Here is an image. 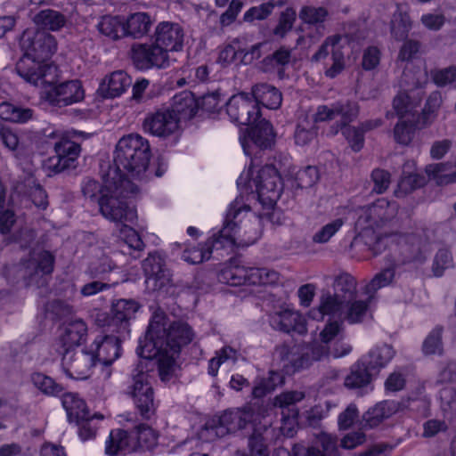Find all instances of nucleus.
Wrapping results in <instances>:
<instances>
[{"mask_svg": "<svg viewBox=\"0 0 456 456\" xmlns=\"http://www.w3.org/2000/svg\"><path fill=\"white\" fill-rule=\"evenodd\" d=\"M167 315L163 311H155L148 325L145 337L147 342L168 340V328L166 327Z\"/></svg>", "mask_w": 456, "mask_h": 456, "instance_id": "4c0bfd02", "label": "nucleus"}, {"mask_svg": "<svg viewBox=\"0 0 456 456\" xmlns=\"http://www.w3.org/2000/svg\"><path fill=\"white\" fill-rule=\"evenodd\" d=\"M152 20L146 12H135L124 18L125 36L141 38L147 35L151 27Z\"/></svg>", "mask_w": 456, "mask_h": 456, "instance_id": "c756f323", "label": "nucleus"}, {"mask_svg": "<svg viewBox=\"0 0 456 456\" xmlns=\"http://www.w3.org/2000/svg\"><path fill=\"white\" fill-rule=\"evenodd\" d=\"M31 379L34 385L44 394L56 395L63 390L61 385L56 383L52 378L45 376L43 373H34Z\"/></svg>", "mask_w": 456, "mask_h": 456, "instance_id": "13d9d810", "label": "nucleus"}, {"mask_svg": "<svg viewBox=\"0 0 456 456\" xmlns=\"http://www.w3.org/2000/svg\"><path fill=\"white\" fill-rule=\"evenodd\" d=\"M20 45L24 51L21 59L41 62L50 58L57 50L55 37L45 30H26L20 37ZM27 63H29L28 61Z\"/></svg>", "mask_w": 456, "mask_h": 456, "instance_id": "6e6552de", "label": "nucleus"}, {"mask_svg": "<svg viewBox=\"0 0 456 456\" xmlns=\"http://www.w3.org/2000/svg\"><path fill=\"white\" fill-rule=\"evenodd\" d=\"M352 150L360 151L364 145V133L359 126H346L339 129Z\"/></svg>", "mask_w": 456, "mask_h": 456, "instance_id": "0e129e2a", "label": "nucleus"}, {"mask_svg": "<svg viewBox=\"0 0 456 456\" xmlns=\"http://www.w3.org/2000/svg\"><path fill=\"white\" fill-rule=\"evenodd\" d=\"M305 394L299 391H288L277 395L274 399V405L281 409V415L283 419H296L298 411L295 404L302 401Z\"/></svg>", "mask_w": 456, "mask_h": 456, "instance_id": "c9c22d12", "label": "nucleus"}, {"mask_svg": "<svg viewBox=\"0 0 456 456\" xmlns=\"http://www.w3.org/2000/svg\"><path fill=\"white\" fill-rule=\"evenodd\" d=\"M395 269L394 266L387 267L375 274L366 286V292L371 294L378 289L388 286L394 280Z\"/></svg>", "mask_w": 456, "mask_h": 456, "instance_id": "6e6d98bb", "label": "nucleus"}, {"mask_svg": "<svg viewBox=\"0 0 456 456\" xmlns=\"http://www.w3.org/2000/svg\"><path fill=\"white\" fill-rule=\"evenodd\" d=\"M87 334V326L81 319L69 322L61 328V342H81Z\"/></svg>", "mask_w": 456, "mask_h": 456, "instance_id": "49530a36", "label": "nucleus"}, {"mask_svg": "<svg viewBox=\"0 0 456 456\" xmlns=\"http://www.w3.org/2000/svg\"><path fill=\"white\" fill-rule=\"evenodd\" d=\"M34 22L43 30L45 29L57 31L66 24V17L58 11L45 9L37 12L34 18Z\"/></svg>", "mask_w": 456, "mask_h": 456, "instance_id": "a19ab883", "label": "nucleus"}, {"mask_svg": "<svg viewBox=\"0 0 456 456\" xmlns=\"http://www.w3.org/2000/svg\"><path fill=\"white\" fill-rule=\"evenodd\" d=\"M61 403L69 422L90 414L86 402L76 393H65L62 395Z\"/></svg>", "mask_w": 456, "mask_h": 456, "instance_id": "58836bf2", "label": "nucleus"}, {"mask_svg": "<svg viewBox=\"0 0 456 456\" xmlns=\"http://www.w3.org/2000/svg\"><path fill=\"white\" fill-rule=\"evenodd\" d=\"M83 344H75L73 348H67L62 357V367L65 373L76 379H85L89 377L90 370L95 361L93 351Z\"/></svg>", "mask_w": 456, "mask_h": 456, "instance_id": "1a4fd4ad", "label": "nucleus"}, {"mask_svg": "<svg viewBox=\"0 0 456 456\" xmlns=\"http://www.w3.org/2000/svg\"><path fill=\"white\" fill-rule=\"evenodd\" d=\"M131 83V77L125 71L118 70L103 80L99 91L103 97L114 98L121 95Z\"/></svg>", "mask_w": 456, "mask_h": 456, "instance_id": "a878e982", "label": "nucleus"}, {"mask_svg": "<svg viewBox=\"0 0 456 456\" xmlns=\"http://www.w3.org/2000/svg\"><path fill=\"white\" fill-rule=\"evenodd\" d=\"M45 312L47 317L52 320H61L74 313L73 306L63 300L53 299L45 305Z\"/></svg>", "mask_w": 456, "mask_h": 456, "instance_id": "5fc2aeb1", "label": "nucleus"}, {"mask_svg": "<svg viewBox=\"0 0 456 456\" xmlns=\"http://www.w3.org/2000/svg\"><path fill=\"white\" fill-rule=\"evenodd\" d=\"M28 60L20 59L16 64L15 69L20 77L36 86H45V89L57 84L56 66L30 61L27 63Z\"/></svg>", "mask_w": 456, "mask_h": 456, "instance_id": "9d476101", "label": "nucleus"}, {"mask_svg": "<svg viewBox=\"0 0 456 456\" xmlns=\"http://www.w3.org/2000/svg\"><path fill=\"white\" fill-rule=\"evenodd\" d=\"M269 322L273 329L285 333L303 335L307 332L305 318L299 312L291 309L270 314Z\"/></svg>", "mask_w": 456, "mask_h": 456, "instance_id": "412c9836", "label": "nucleus"}, {"mask_svg": "<svg viewBox=\"0 0 456 456\" xmlns=\"http://www.w3.org/2000/svg\"><path fill=\"white\" fill-rule=\"evenodd\" d=\"M415 127L414 124L407 120H400L394 129L395 139L398 143L407 145L412 140Z\"/></svg>", "mask_w": 456, "mask_h": 456, "instance_id": "774afa93", "label": "nucleus"}, {"mask_svg": "<svg viewBox=\"0 0 456 456\" xmlns=\"http://www.w3.org/2000/svg\"><path fill=\"white\" fill-rule=\"evenodd\" d=\"M334 104L336 116H339L341 120L330 127V134L333 135L337 134L340 128L349 126V123L354 121L359 114V106L355 102L346 100L336 102Z\"/></svg>", "mask_w": 456, "mask_h": 456, "instance_id": "f704fd0d", "label": "nucleus"}, {"mask_svg": "<svg viewBox=\"0 0 456 456\" xmlns=\"http://www.w3.org/2000/svg\"><path fill=\"white\" fill-rule=\"evenodd\" d=\"M370 297L368 300H357L356 297L346 301L343 320L350 324L363 322L370 316L369 311Z\"/></svg>", "mask_w": 456, "mask_h": 456, "instance_id": "72a5a7b5", "label": "nucleus"}, {"mask_svg": "<svg viewBox=\"0 0 456 456\" xmlns=\"http://www.w3.org/2000/svg\"><path fill=\"white\" fill-rule=\"evenodd\" d=\"M139 309V305L133 299H118L111 305L110 327L117 328L115 342H123L127 339L129 334V321L134 317Z\"/></svg>", "mask_w": 456, "mask_h": 456, "instance_id": "6ab92c4d", "label": "nucleus"}, {"mask_svg": "<svg viewBox=\"0 0 456 456\" xmlns=\"http://www.w3.org/2000/svg\"><path fill=\"white\" fill-rule=\"evenodd\" d=\"M136 452L151 450L158 444L159 434L150 426L141 424L132 430Z\"/></svg>", "mask_w": 456, "mask_h": 456, "instance_id": "37998d69", "label": "nucleus"}, {"mask_svg": "<svg viewBox=\"0 0 456 456\" xmlns=\"http://www.w3.org/2000/svg\"><path fill=\"white\" fill-rule=\"evenodd\" d=\"M219 423L224 431V435L234 433L246 428L248 426H254L260 419L258 407L248 404L243 408L225 411L218 417Z\"/></svg>", "mask_w": 456, "mask_h": 456, "instance_id": "f3484780", "label": "nucleus"}, {"mask_svg": "<svg viewBox=\"0 0 456 456\" xmlns=\"http://www.w3.org/2000/svg\"><path fill=\"white\" fill-rule=\"evenodd\" d=\"M291 59V51L284 46L279 48L272 54L263 60V64L266 70L283 67L289 63Z\"/></svg>", "mask_w": 456, "mask_h": 456, "instance_id": "052dcab7", "label": "nucleus"}, {"mask_svg": "<svg viewBox=\"0 0 456 456\" xmlns=\"http://www.w3.org/2000/svg\"><path fill=\"white\" fill-rule=\"evenodd\" d=\"M85 97V92L80 81L69 80L57 83L45 89L44 98L50 105L62 108L81 102Z\"/></svg>", "mask_w": 456, "mask_h": 456, "instance_id": "ddd939ff", "label": "nucleus"}, {"mask_svg": "<svg viewBox=\"0 0 456 456\" xmlns=\"http://www.w3.org/2000/svg\"><path fill=\"white\" fill-rule=\"evenodd\" d=\"M226 112L231 120L241 126H249L260 118V108L252 96L240 93L226 102Z\"/></svg>", "mask_w": 456, "mask_h": 456, "instance_id": "9b49d317", "label": "nucleus"}, {"mask_svg": "<svg viewBox=\"0 0 456 456\" xmlns=\"http://www.w3.org/2000/svg\"><path fill=\"white\" fill-rule=\"evenodd\" d=\"M426 183L425 177L421 175L411 173L402 176L398 183L395 194L397 198L404 197L418 188L422 187Z\"/></svg>", "mask_w": 456, "mask_h": 456, "instance_id": "864d4df0", "label": "nucleus"}, {"mask_svg": "<svg viewBox=\"0 0 456 456\" xmlns=\"http://www.w3.org/2000/svg\"><path fill=\"white\" fill-rule=\"evenodd\" d=\"M357 282L355 279L347 273H342L336 276L333 282L334 294L338 295L344 301L356 297Z\"/></svg>", "mask_w": 456, "mask_h": 456, "instance_id": "79ce46f5", "label": "nucleus"}, {"mask_svg": "<svg viewBox=\"0 0 456 456\" xmlns=\"http://www.w3.org/2000/svg\"><path fill=\"white\" fill-rule=\"evenodd\" d=\"M343 224L344 221L342 218H337L325 224L314 234L313 241L319 244L328 242L339 231Z\"/></svg>", "mask_w": 456, "mask_h": 456, "instance_id": "69168bd1", "label": "nucleus"}, {"mask_svg": "<svg viewBox=\"0 0 456 456\" xmlns=\"http://www.w3.org/2000/svg\"><path fill=\"white\" fill-rule=\"evenodd\" d=\"M121 344H91L95 363L97 362L110 365L121 354Z\"/></svg>", "mask_w": 456, "mask_h": 456, "instance_id": "c03bdc74", "label": "nucleus"}, {"mask_svg": "<svg viewBox=\"0 0 456 456\" xmlns=\"http://www.w3.org/2000/svg\"><path fill=\"white\" fill-rule=\"evenodd\" d=\"M397 213L395 202L379 199L371 205L356 209L355 229L357 231H375L390 222Z\"/></svg>", "mask_w": 456, "mask_h": 456, "instance_id": "0eeeda50", "label": "nucleus"}, {"mask_svg": "<svg viewBox=\"0 0 456 456\" xmlns=\"http://www.w3.org/2000/svg\"><path fill=\"white\" fill-rule=\"evenodd\" d=\"M375 373L369 369L361 359L352 365L350 373L345 379V386L349 389H357L367 387L372 381Z\"/></svg>", "mask_w": 456, "mask_h": 456, "instance_id": "c85d7f7f", "label": "nucleus"}, {"mask_svg": "<svg viewBox=\"0 0 456 456\" xmlns=\"http://www.w3.org/2000/svg\"><path fill=\"white\" fill-rule=\"evenodd\" d=\"M238 187L246 191H256L258 200L265 205L275 203L282 191L283 184L281 177L276 169L271 166H265L259 169L254 176V171L250 166L243 171L237 180Z\"/></svg>", "mask_w": 456, "mask_h": 456, "instance_id": "39448f33", "label": "nucleus"}, {"mask_svg": "<svg viewBox=\"0 0 456 456\" xmlns=\"http://www.w3.org/2000/svg\"><path fill=\"white\" fill-rule=\"evenodd\" d=\"M146 282L153 290H162L170 286V275L165 268L164 259L157 253H150L142 261Z\"/></svg>", "mask_w": 456, "mask_h": 456, "instance_id": "aec40b11", "label": "nucleus"}, {"mask_svg": "<svg viewBox=\"0 0 456 456\" xmlns=\"http://www.w3.org/2000/svg\"><path fill=\"white\" fill-rule=\"evenodd\" d=\"M340 37L333 36L325 39L313 60H326L325 75L330 78L337 77L345 69V53L340 44Z\"/></svg>", "mask_w": 456, "mask_h": 456, "instance_id": "f8f14e48", "label": "nucleus"}, {"mask_svg": "<svg viewBox=\"0 0 456 456\" xmlns=\"http://www.w3.org/2000/svg\"><path fill=\"white\" fill-rule=\"evenodd\" d=\"M99 32L111 40H118L125 36L124 17L105 15L97 24Z\"/></svg>", "mask_w": 456, "mask_h": 456, "instance_id": "ea45409f", "label": "nucleus"}, {"mask_svg": "<svg viewBox=\"0 0 456 456\" xmlns=\"http://www.w3.org/2000/svg\"><path fill=\"white\" fill-rule=\"evenodd\" d=\"M346 301L342 300L338 295L326 294L322 296L319 305V314L322 315H332L342 317L344 314Z\"/></svg>", "mask_w": 456, "mask_h": 456, "instance_id": "de8ad7c7", "label": "nucleus"}, {"mask_svg": "<svg viewBox=\"0 0 456 456\" xmlns=\"http://www.w3.org/2000/svg\"><path fill=\"white\" fill-rule=\"evenodd\" d=\"M252 97L256 102L257 106H263L277 110L282 102L281 93L273 86L268 84H258L252 87Z\"/></svg>", "mask_w": 456, "mask_h": 456, "instance_id": "cd10ccee", "label": "nucleus"}, {"mask_svg": "<svg viewBox=\"0 0 456 456\" xmlns=\"http://www.w3.org/2000/svg\"><path fill=\"white\" fill-rule=\"evenodd\" d=\"M169 109L179 117V121L182 118L190 119L196 115L198 103L191 93L183 92L173 98L172 107Z\"/></svg>", "mask_w": 456, "mask_h": 456, "instance_id": "2f4dec72", "label": "nucleus"}, {"mask_svg": "<svg viewBox=\"0 0 456 456\" xmlns=\"http://www.w3.org/2000/svg\"><path fill=\"white\" fill-rule=\"evenodd\" d=\"M103 415L101 413H95L94 415H87L84 418L74 420L73 422L78 428V436L83 441L90 440L95 437L98 426L95 423L96 419L102 420Z\"/></svg>", "mask_w": 456, "mask_h": 456, "instance_id": "3c124183", "label": "nucleus"}, {"mask_svg": "<svg viewBox=\"0 0 456 456\" xmlns=\"http://www.w3.org/2000/svg\"><path fill=\"white\" fill-rule=\"evenodd\" d=\"M105 451L110 456L119 452L124 454L135 452L136 447L132 430L130 432L123 429L112 430L106 441Z\"/></svg>", "mask_w": 456, "mask_h": 456, "instance_id": "393cba45", "label": "nucleus"}, {"mask_svg": "<svg viewBox=\"0 0 456 456\" xmlns=\"http://www.w3.org/2000/svg\"><path fill=\"white\" fill-rule=\"evenodd\" d=\"M195 333L192 328L183 321H175L168 327L167 342H192Z\"/></svg>", "mask_w": 456, "mask_h": 456, "instance_id": "8fccbe9b", "label": "nucleus"}, {"mask_svg": "<svg viewBox=\"0 0 456 456\" xmlns=\"http://www.w3.org/2000/svg\"><path fill=\"white\" fill-rule=\"evenodd\" d=\"M105 189L98 199L100 213L108 220L116 223L134 222L137 218L134 208L130 207L126 198L138 191L137 186L126 177L118 178L108 175Z\"/></svg>", "mask_w": 456, "mask_h": 456, "instance_id": "f03ea898", "label": "nucleus"}, {"mask_svg": "<svg viewBox=\"0 0 456 456\" xmlns=\"http://www.w3.org/2000/svg\"><path fill=\"white\" fill-rule=\"evenodd\" d=\"M131 58L139 69L156 67L163 69L168 66V54L156 42L152 45L134 44L131 49Z\"/></svg>", "mask_w": 456, "mask_h": 456, "instance_id": "4468645a", "label": "nucleus"}, {"mask_svg": "<svg viewBox=\"0 0 456 456\" xmlns=\"http://www.w3.org/2000/svg\"><path fill=\"white\" fill-rule=\"evenodd\" d=\"M183 29L178 23L163 21L155 29V42L166 53L168 51H180L183 44Z\"/></svg>", "mask_w": 456, "mask_h": 456, "instance_id": "4be33fe9", "label": "nucleus"}, {"mask_svg": "<svg viewBox=\"0 0 456 456\" xmlns=\"http://www.w3.org/2000/svg\"><path fill=\"white\" fill-rule=\"evenodd\" d=\"M249 210L250 207L245 204L241 198H236L228 209L224 227L213 235L212 246L215 247L216 244H220L221 247L235 245L240 238L238 235L240 227L235 219L242 211L248 212Z\"/></svg>", "mask_w": 456, "mask_h": 456, "instance_id": "2eb2a0df", "label": "nucleus"}, {"mask_svg": "<svg viewBox=\"0 0 456 456\" xmlns=\"http://www.w3.org/2000/svg\"><path fill=\"white\" fill-rule=\"evenodd\" d=\"M401 403L395 400H384L376 403L363 414L364 425L376 428L401 410Z\"/></svg>", "mask_w": 456, "mask_h": 456, "instance_id": "b1692460", "label": "nucleus"}, {"mask_svg": "<svg viewBox=\"0 0 456 456\" xmlns=\"http://www.w3.org/2000/svg\"><path fill=\"white\" fill-rule=\"evenodd\" d=\"M181 352V344H140L136 354L142 359L138 365V374L134 378L131 395L140 416L150 419L156 413L157 403L154 392L148 381V363L157 366L158 374L162 382H168L176 375L179 368L177 358Z\"/></svg>", "mask_w": 456, "mask_h": 456, "instance_id": "f257e3e1", "label": "nucleus"}, {"mask_svg": "<svg viewBox=\"0 0 456 456\" xmlns=\"http://www.w3.org/2000/svg\"><path fill=\"white\" fill-rule=\"evenodd\" d=\"M396 7L390 20V32L395 40L402 41L407 38L412 24L407 11L403 10L400 4Z\"/></svg>", "mask_w": 456, "mask_h": 456, "instance_id": "473e14b6", "label": "nucleus"}, {"mask_svg": "<svg viewBox=\"0 0 456 456\" xmlns=\"http://www.w3.org/2000/svg\"><path fill=\"white\" fill-rule=\"evenodd\" d=\"M151 147L147 139L138 134L123 136L118 142L114 152L116 175L125 177V173L132 177L143 174L150 162Z\"/></svg>", "mask_w": 456, "mask_h": 456, "instance_id": "20e7f679", "label": "nucleus"}, {"mask_svg": "<svg viewBox=\"0 0 456 456\" xmlns=\"http://www.w3.org/2000/svg\"><path fill=\"white\" fill-rule=\"evenodd\" d=\"M422 52L421 43L414 39H406L402 45L397 60L400 61H411L416 59Z\"/></svg>", "mask_w": 456, "mask_h": 456, "instance_id": "338daca9", "label": "nucleus"}, {"mask_svg": "<svg viewBox=\"0 0 456 456\" xmlns=\"http://www.w3.org/2000/svg\"><path fill=\"white\" fill-rule=\"evenodd\" d=\"M37 182L35 175L30 172H24L22 175H19L12 183V200H13L15 196L28 198Z\"/></svg>", "mask_w": 456, "mask_h": 456, "instance_id": "603ef678", "label": "nucleus"}, {"mask_svg": "<svg viewBox=\"0 0 456 456\" xmlns=\"http://www.w3.org/2000/svg\"><path fill=\"white\" fill-rule=\"evenodd\" d=\"M278 274L265 268L248 267L247 284H266L274 282Z\"/></svg>", "mask_w": 456, "mask_h": 456, "instance_id": "680f3d73", "label": "nucleus"}, {"mask_svg": "<svg viewBox=\"0 0 456 456\" xmlns=\"http://www.w3.org/2000/svg\"><path fill=\"white\" fill-rule=\"evenodd\" d=\"M348 344H283L276 348L287 374L307 368L313 362L324 357L339 358L348 354Z\"/></svg>", "mask_w": 456, "mask_h": 456, "instance_id": "7ed1b4c3", "label": "nucleus"}, {"mask_svg": "<svg viewBox=\"0 0 456 456\" xmlns=\"http://www.w3.org/2000/svg\"><path fill=\"white\" fill-rule=\"evenodd\" d=\"M224 436H225L224 431L219 423L218 417L207 421L199 431V437L204 442H212Z\"/></svg>", "mask_w": 456, "mask_h": 456, "instance_id": "e2e57ef3", "label": "nucleus"}, {"mask_svg": "<svg viewBox=\"0 0 456 456\" xmlns=\"http://www.w3.org/2000/svg\"><path fill=\"white\" fill-rule=\"evenodd\" d=\"M239 353L230 346H224L218 353L217 356L212 358L208 363V373L211 376L217 374L220 365L226 361L235 362L238 359Z\"/></svg>", "mask_w": 456, "mask_h": 456, "instance_id": "bf43d9fd", "label": "nucleus"}, {"mask_svg": "<svg viewBox=\"0 0 456 456\" xmlns=\"http://www.w3.org/2000/svg\"><path fill=\"white\" fill-rule=\"evenodd\" d=\"M275 134L272 124L266 119L259 120L253 127L248 131V137H245L242 142V147L244 152L247 155H251L249 149V142H252L256 147L265 150L271 148L274 143Z\"/></svg>", "mask_w": 456, "mask_h": 456, "instance_id": "5701e85b", "label": "nucleus"}, {"mask_svg": "<svg viewBox=\"0 0 456 456\" xmlns=\"http://www.w3.org/2000/svg\"><path fill=\"white\" fill-rule=\"evenodd\" d=\"M53 265L54 256L49 251H33L29 259L6 266L4 274L9 282L18 283L23 281L27 286L34 276L51 273Z\"/></svg>", "mask_w": 456, "mask_h": 456, "instance_id": "423d86ee", "label": "nucleus"}, {"mask_svg": "<svg viewBox=\"0 0 456 456\" xmlns=\"http://www.w3.org/2000/svg\"><path fill=\"white\" fill-rule=\"evenodd\" d=\"M33 110L4 102L0 103V118L15 123H25L32 118Z\"/></svg>", "mask_w": 456, "mask_h": 456, "instance_id": "a18cd8bd", "label": "nucleus"}, {"mask_svg": "<svg viewBox=\"0 0 456 456\" xmlns=\"http://www.w3.org/2000/svg\"><path fill=\"white\" fill-rule=\"evenodd\" d=\"M395 354V351L391 344H379L361 360L364 361L369 369L377 374L393 359Z\"/></svg>", "mask_w": 456, "mask_h": 456, "instance_id": "bb28decb", "label": "nucleus"}, {"mask_svg": "<svg viewBox=\"0 0 456 456\" xmlns=\"http://www.w3.org/2000/svg\"><path fill=\"white\" fill-rule=\"evenodd\" d=\"M118 267L112 259L108 256H101L97 261L89 266L90 275L94 278L106 279L107 275Z\"/></svg>", "mask_w": 456, "mask_h": 456, "instance_id": "4d7b16f0", "label": "nucleus"}, {"mask_svg": "<svg viewBox=\"0 0 456 456\" xmlns=\"http://www.w3.org/2000/svg\"><path fill=\"white\" fill-rule=\"evenodd\" d=\"M54 151L56 155L48 159V168L52 172L59 174L77 167L81 151L80 144L68 138H61L55 143Z\"/></svg>", "mask_w": 456, "mask_h": 456, "instance_id": "dca6fc26", "label": "nucleus"}, {"mask_svg": "<svg viewBox=\"0 0 456 456\" xmlns=\"http://www.w3.org/2000/svg\"><path fill=\"white\" fill-rule=\"evenodd\" d=\"M330 12L327 8L313 5L303 6L299 12V19L308 25L321 26L329 18Z\"/></svg>", "mask_w": 456, "mask_h": 456, "instance_id": "09e8293b", "label": "nucleus"}, {"mask_svg": "<svg viewBox=\"0 0 456 456\" xmlns=\"http://www.w3.org/2000/svg\"><path fill=\"white\" fill-rule=\"evenodd\" d=\"M358 235L354 239L353 244L356 246H362L369 251L371 256H377L381 254L387 248L385 239L381 234L376 231H358Z\"/></svg>", "mask_w": 456, "mask_h": 456, "instance_id": "7c9ffc66", "label": "nucleus"}, {"mask_svg": "<svg viewBox=\"0 0 456 456\" xmlns=\"http://www.w3.org/2000/svg\"><path fill=\"white\" fill-rule=\"evenodd\" d=\"M142 127L145 132L161 138H167L175 134L179 127V117L169 108H163L150 113L143 120Z\"/></svg>", "mask_w": 456, "mask_h": 456, "instance_id": "a211bd4d", "label": "nucleus"}, {"mask_svg": "<svg viewBox=\"0 0 456 456\" xmlns=\"http://www.w3.org/2000/svg\"><path fill=\"white\" fill-rule=\"evenodd\" d=\"M425 171L439 185L456 182V162L430 164L426 167Z\"/></svg>", "mask_w": 456, "mask_h": 456, "instance_id": "e433bc0d", "label": "nucleus"}]
</instances>
